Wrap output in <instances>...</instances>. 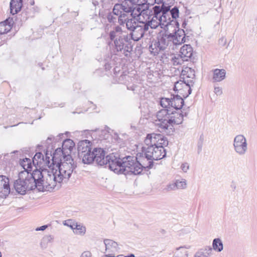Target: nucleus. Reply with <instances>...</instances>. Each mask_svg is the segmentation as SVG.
I'll list each match as a JSON object with an SVG mask.
<instances>
[{"mask_svg": "<svg viewBox=\"0 0 257 257\" xmlns=\"http://www.w3.org/2000/svg\"><path fill=\"white\" fill-rule=\"evenodd\" d=\"M91 150V143L87 140L80 141L78 144V152L79 157L83 154L88 152Z\"/></svg>", "mask_w": 257, "mask_h": 257, "instance_id": "obj_21", "label": "nucleus"}, {"mask_svg": "<svg viewBox=\"0 0 257 257\" xmlns=\"http://www.w3.org/2000/svg\"><path fill=\"white\" fill-rule=\"evenodd\" d=\"M118 21L121 27H126L131 31L138 26L137 19L134 18L133 15L129 16L126 14H123L118 17Z\"/></svg>", "mask_w": 257, "mask_h": 257, "instance_id": "obj_16", "label": "nucleus"}, {"mask_svg": "<svg viewBox=\"0 0 257 257\" xmlns=\"http://www.w3.org/2000/svg\"><path fill=\"white\" fill-rule=\"evenodd\" d=\"M73 232L77 235H84L86 232L85 226H68Z\"/></svg>", "mask_w": 257, "mask_h": 257, "instance_id": "obj_34", "label": "nucleus"}, {"mask_svg": "<svg viewBox=\"0 0 257 257\" xmlns=\"http://www.w3.org/2000/svg\"><path fill=\"white\" fill-rule=\"evenodd\" d=\"M171 42L168 33H160L156 40L152 42L149 49L151 53L154 55H157L160 51L167 49L171 50Z\"/></svg>", "mask_w": 257, "mask_h": 257, "instance_id": "obj_8", "label": "nucleus"}, {"mask_svg": "<svg viewBox=\"0 0 257 257\" xmlns=\"http://www.w3.org/2000/svg\"><path fill=\"white\" fill-rule=\"evenodd\" d=\"M22 7V0H12L10 3V11L12 15L20 12Z\"/></svg>", "mask_w": 257, "mask_h": 257, "instance_id": "obj_26", "label": "nucleus"}, {"mask_svg": "<svg viewBox=\"0 0 257 257\" xmlns=\"http://www.w3.org/2000/svg\"><path fill=\"white\" fill-rule=\"evenodd\" d=\"M10 193L9 179L5 176H0V197L6 198Z\"/></svg>", "mask_w": 257, "mask_h": 257, "instance_id": "obj_19", "label": "nucleus"}, {"mask_svg": "<svg viewBox=\"0 0 257 257\" xmlns=\"http://www.w3.org/2000/svg\"><path fill=\"white\" fill-rule=\"evenodd\" d=\"M168 142L164 137L161 134H148L144 140V146L149 148L151 146L156 147V146L166 145Z\"/></svg>", "mask_w": 257, "mask_h": 257, "instance_id": "obj_11", "label": "nucleus"}, {"mask_svg": "<svg viewBox=\"0 0 257 257\" xmlns=\"http://www.w3.org/2000/svg\"><path fill=\"white\" fill-rule=\"evenodd\" d=\"M212 248L206 246L196 251L194 255V257H209L212 255Z\"/></svg>", "mask_w": 257, "mask_h": 257, "instance_id": "obj_27", "label": "nucleus"}, {"mask_svg": "<svg viewBox=\"0 0 257 257\" xmlns=\"http://www.w3.org/2000/svg\"><path fill=\"white\" fill-rule=\"evenodd\" d=\"M50 239H52L51 236H48L46 237L45 238H44L43 239V241H49L50 240Z\"/></svg>", "mask_w": 257, "mask_h": 257, "instance_id": "obj_46", "label": "nucleus"}, {"mask_svg": "<svg viewBox=\"0 0 257 257\" xmlns=\"http://www.w3.org/2000/svg\"><path fill=\"white\" fill-rule=\"evenodd\" d=\"M124 257H135V256L134 254H130V255L125 256Z\"/></svg>", "mask_w": 257, "mask_h": 257, "instance_id": "obj_48", "label": "nucleus"}, {"mask_svg": "<svg viewBox=\"0 0 257 257\" xmlns=\"http://www.w3.org/2000/svg\"><path fill=\"white\" fill-rule=\"evenodd\" d=\"M76 165L71 155H65L60 158V162L57 161L51 169V175L47 180L51 186L59 188L61 183L67 182L70 178Z\"/></svg>", "mask_w": 257, "mask_h": 257, "instance_id": "obj_2", "label": "nucleus"}, {"mask_svg": "<svg viewBox=\"0 0 257 257\" xmlns=\"http://www.w3.org/2000/svg\"><path fill=\"white\" fill-rule=\"evenodd\" d=\"M162 234H164V233H165V230H164V229H162Z\"/></svg>", "mask_w": 257, "mask_h": 257, "instance_id": "obj_50", "label": "nucleus"}, {"mask_svg": "<svg viewBox=\"0 0 257 257\" xmlns=\"http://www.w3.org/2000/svg\"><path fill=\"white\" fill-rule=\"evenodd\" d=\"M171 98H162L160 101V104L161 106L165 108H171Z\"/></svg>", "mask_w": 257, "mask_h": 257, "instance_id": "obj_37", "label": "nucleus"}, {"mask_svg": "<svg viewBox=\"0 0 257 257\" xmlns=\"http://www.w3.org/2000/svg\"><path fill=\"white\" fill-rule=\"evenodd\" d=\"M214 92L217 95H220L222 93V90L221 87L219 86H214Z\"/></svg>", "mask_w": 257, "mask_h": 257, "instance_id": "obj_43", "label": "nucleus"}, {"mask_svg": "<svg viewBox=\"0 0 257 257\" xmlns=\"http://www.w3.org/2000/svg\"><path fill=\"white\" fill-rule=\"evenodd\" d=\"M51 154H49L47 151L45 153V155L41 153H37L33 158V164L35 167H39L40 169H47L48 167L49 169H52L53 166H55V163L58 158H54V153L52 159Z\"/></svg>", "mask_w": 257, "mask_h": 257, "instance_id": "obj_9", "label": "nucleus"}, {"mask_svg": "<svg viewBox=\"0 0 257 257\" xmlns=\"http://www.w3.org/2000/svg\"><path fill=\"white\" fill-rule=\"evenodd\" d=\"M171 61L174 66H177L183 64V63L185 61H187V60H185V59L179 54L173 56L171 58Z\"/></svg>", "mask_w": 257, "mask_h": 257, "instance_id": "obj_32", "label": "nucleus"}, {"mask_svg": "<svg viewBox=\"0 0 257 257\" xmlns=\"http://www.w3.org/2000/svg\"><path fill=\"white\" fill-rule=\"evenodd\" d=\"M94 161L100 166L106 164V156L104 151L101 148H95L94 149Z\"/></svg>", "mask_w": 257, "mask_h": 257, "instance_id": "obj_20", "label": "nucleus"}, {"mask_svg": "<svg viewBox=\"0 0 257 257\" xmlns=\"http://www.w3.org/2000/svg\"><path fill=\"white\" fill-rule=\"evenodd\" d=\"M13 24V19H8L4 22L0 23V35L9 32L12 29Z\"/></svg>", "mask_w": 257, "mask_h": 257, "instance_id": "obj_23", "label": "nucleus"}, {"mask_svg": "<svg viewBox=\"0 0 257 257\" xmlns=\"http://www.w3.org/2000/svg\"><path fill=\"white\" fill-rule=\"evenodd\" d=\"M192 85L191 80H180L175 83L174 90L186 98L191 93V86Z\"/></svg>", "mask_w": 257, "mask_h": 257, "instance_id": "obj_12", "label": "nucleus"}, {"mask_svg": "<svg viewBox=\"0 0 257 257\" xmlns=\"http://www.w3.org/2000/svg\"><path fill=\"white\" fill-rule=\"evenodd\" d=\"M103 242L105 248L104 253L106 254L102 257H115L119 250L117 243L109 239H104Z\"/></svg>", "mask_w": 257, "mask_h": 257, "instance_id": "obj_18", "label": "nucleus"}, {"mask_svg": "<svg viewBox=\"0 0 257 257\" xmlns=\"http://www.w3.org/2000/svg\"><path fill=\"white\" fill-rule=\"evenodd\" d=\"M48 226H41L40 227H37L35 229L36 231H43L46 229Z\"/></svg>", "mask_w": 257, "mask_h": 257, "instance_id": "obj_45", "label": "nucleus"}, {"mask_svg": "<svg viewBox=\"0 0 257 257\" xmlns=\"http://www.w3.org/2000/svg\"><path fill=\"white\" fill-rule=\"evenodd\" d=\"M14 187L18 193L22 195L25 194L27 191L35 189L31 173L27 171H21L18 179L14 183Z\"/></svg>", "mask_w": 257, "mask_h": 257, "instance_id": "obj_7", "label": "nucleus"}, {"mask_svg": "<svg viewBox=\"0 0 257 257\" xmlns=\"http://www.w3.org/2000/svg\"><path fill=\"white\" fill-rule=\"evenodd\" d=\"M122 12L121 7L120 4H117L114 5L112 12L115 15L119 16V17L121 15H123L124 14H122Z\"/></svg>", "mask_w": 257, "mask_h": 257, "instance_id": "obj_38", "label": "nucleus"}, {"mask_svg": "<svg viewBox=\"0 0 257 257\" xmlns=\"http://www.w3.org/2000/svg\"><path fill=\"white\" fill-rule=\"evenodd\" d=\"M171 42V50L176 49L178 46L185 42V34L182 29H178L174 34H168Z\"/></svg>", "mask_w": 257, "mask_h": 257, "instance_id": "obj_15", "label": "nucleus"}, {"mask_svg": "<svg viewBox=\"0 0 257 257\" xmlns=\"http://www.w3.org/2000/svg\"><path fill=\"white\" fill-rule=\"evenodd\" d=\"M137 2L139 5H143L146 2V0H137Z\"/></svg>", "mask_w": 257, "mask_h": 257, "instance_id": "obj_47", "label": "nucleus"}, {"mask_svg": "<svg viewBox=\"0 0 257 257\" xmlns=\"http://www.w3.org/2000/svg\"><path fill=\"white\" fill-rule=\"evenodd\" d=\"M213 249L217 251L220 252L223 250V246L222 241L220 238H215L212 242Z\"/></svg>", "mask_w": 257, "mask_h": 257, "instance_id": "obj_33", "label": "nucleus"}, {"mask_svg": "<svg viewBox=\"0 0 257 257\" xmlns=\"http://www.w3.org/2000/svg\"><path fill=\"white\" fill-rule=\"evenodd\" d=\"M80 257H92V253L88 250L83 251Z\"/></svg>", "mask_w": 257, "mask_h": 257, "instance_id": "obj_44", "label": "nucleus"}, {"mask_svg": "<svg viewBox=\"0 0 257 257\" xmlns=\"http://www.w3.org/2000/svg\"><path fill=\"white\" fill-rule=\"evenodd\" d=\"M187 247L185 246H180L178 248H177V251L176 252L178 254H180L182 257H184L183 252H186L187 255V257L188 256V251L187 250Z\"/></svg>", "mask_w": 257, "mask_h": 257, "instance_id": "obj_39", "label": "nucleus"}, {"mask_svg": "<svg viewBox=\"0 0 257 257\" xmlns=\"http://www.w3.org/2000/svg\"><path fill=\"white\" fill-rule=\"evenodd\" d=\"M21 167L24 169L23 171H27L31 173L32 169V165L31 160L29 158H25L20 162Z\"/></svg>", "mask_w": 257, "mask_h": 257, "instance_id": "obj_31", "label": "nucleus"}, {"mask_svg": "<svg viewBox=\"0 0 257 257\" xmlns=\"http://www.w3.org/2000/svg\"><path fill=\"white\" fill-rule=\"evenodd\" d=\"M171 107L177 110L182 108L184 104L183 99L178 95L171 97Z\"/></svg>", "mask_w": 257, "mask_h": 257, "instance_id": "obj_25", "label": "nucleus"}, {"mask_svg": "<svg viewBox=\"0 0 257 257\" xmlns=\"http://www.w3.org/2000/svg\"><path fill=\"white\" fill-rule=\"evenodd\" d=\"M176 187L177 188V190H184L186 189L187 187V181L184 179H181L179 180H176Z\"/></svg>", "mask_w": 257, "mask_h": 257, "instance_id": "obj_36", "label": "nucleus"}, {"mask_svg": "<svg viewBox=\"0 0 257 257\" xmlns=\"http://www.w3.org/2000/svg\"><path fill=\"white\" fill-rule=\"evenodd\" d=\"M106 164L109 169L117 174L132 173L135 175L142 172V166L134 156H127L120 159L117 154L106 156Z\"/></svg>", "mask_w": 257, "mask_h": 257, "instance_id": "obj_3", "label": "nucleus"}, {"mask_svg": "<svg viewBox=\"0 0 257 257\" xmlns=\"http://www.w3.org/2000/svg\"><path fill=\"white\" fill-rule=\"evenodd\" d=\"M63 225H78V223L73 219H68L63 221Z\"/></svg>", "mask_w": 257, "mask_h": 257, "instance_id": "obj_41", "label": "nucleus"}, {"mask_svg": "<svg viewBox=\"0 0 257 257\" xmlns=\"http://www.w3.org/2000/svg\"><path fill=\"white\" fill-rule=\"evenodd\" d=\"M226 71L224 69H215L213 71L212 80L213 82H219L226 77Z\"/></svg>", "mask_w": 257, "mask_h": 257, "instance_id": "obj_22", "label": "nucleus"}, {"mask_svg": "<svg viewBox=\"0 0 257 257\" xmlns=\"http://www.w3.org/2000/svg\"><path fill=\"white\" fill-rule=\"evenodd\" d=\"M153 17V13H152V15L148 17V21L147 23V25H143V26L138 25L137 27H136L132 31L131 36L133 40L135 41H139L144 34V32L146 29H148V27H151L149 25V21L151 20V18ZM172 25H170L165 28H162L160 26H159L157 27V28L159 27H160L161 28L164 29L165 30L167 31L169 29L170 27H172ZM151 29L152 28L150 27ZM156 29V28H155Z\"/></svg>", "mask_w": 257, "mask_h": 257, "instance_id": "obj_14", "label": "nucleus"}, {"mask_svg": "<svg viewBox=\"0 0 257 257\" xmlns=\"http://www.w3.org/2000/svg\"><path fill=\"white\" fill-rule=\"evenodd\" d=\"M181 169L184 173H186L189 169V165L188 163H183L181 165Z\"/></svg>", "mask_w": 257, "mask_h": 257, "instance_id": "obj_42", "label": "nucleus"}, {"mask_svg": "<svg viewBox=\"0 0 257 257\" xmlns=\"http://www.w3.org/2000/svg\"><path fill=\"white\" fill-rule=\"evenodd\" d=\"M195 77V72L193 69L190 67H185L181 71V77L185 80V78L193 79Z\"/></svg>", "mask_w": 257, "mask_h": 257, "instance_id": "obj_30", "label": "nucleus"}, {"mask_svg": "<svg viewBox=\"0 0 257 257\" xmlns=\"http://www.w3.org/2000/svg\"><path fill=\"white\" fill-rule=\"evenodd\" d=\"M156 117L155 124L162 132H172L174 125L180 124L183 121V115L180 111H171L168 108L159 110L157 113Z\"/></svg>", "mask_w": 257, "mask_h": 257, "instance_id": "obj_4", "label": "nucleus"}, {"mask_svg": "<svg viewBox=\"0 0 257 257\" xmlns=\"http://www.w3.org/2000/svg\"><path fill=\"white\" fill-rule=\"evenodd\" d=\"M161 3L153 7L151 10L153 17L149 25L152 28L160 26L165 28L176 24L174 20L179 17V10L175 7L170 10L174 0H160Z\"/></svg>", "mask_w": 257, "mask_h": 257, "instance_id": "obj_1", "label": "nucleus"}, {"mask_svg": "<svg viewBox=\"0 0 257 257\" xmlns=\"http://www.w3.org/2000/svg\"><path fill=\"white\" fill-rule=\"evenodd\" d=\"M123 12L131 13L130 15L139 16L141 14V5L137 3L136 0H124L120 4Z\"/></svg>", "mask_w": 257, "mask_h": 257, "instance_id": "obj_13", "label": "nucleus"}, {"mask_svg": "<svg viewBox=\"0 0 257 257\" xmlns=\"http://www.w3.org/2000/svg\"><path fill=\"white\" fill-rule=\"evenodd\" d=\"M36 169L31 176L34 180V186L39 191H49L54 189V186H51L50 182L48 181V176L51 175V169H40L39 167H35Z\"/></svg>", "mask_w": 257, "mask_h": 257, "instance_id": "obj_6", "label": "nucleus"}, {"mask_svg": "<svg viewBox=\"0 0 257 257\" xmlns=\"http://www.w3.org/2000/svg\"><path fill=\"white\" fill-rule=\"evenodd\" d=\"M193 49L190 45H184L180 49L179 54L188 61L192 56Z\"/></svg>", "mask_w": 257, "mask_h": 257, "instance_id": "obj_24", "label": "nucleus"}, {"mask_svg": "<svg viewBox=\"0 0 257 257\" xmlns=\"http://www.w3.org/2000/svg\"><path fill=\"white\" fill-rule=\"evenodd\" d=\"M84 164H90L94 161V150L85 153L79 156Z\"/></svg>", "mask_w": 257, "mask_h": 257, "instance_id": "obj_29", "label": "nucleus"}, {"mask_svg": "<svg viewBox=\"0 0 257 257\" xmlns=\"http://www.w3.org/2000/svg\"><path fill=\"white\" fill-rule=\"evenodd\" d=\"M122 28L116 27L114 31H111L109 34L110 39L111 40H114L116 38H119L122 36L120 35Z\"/></svg>", "mask_w": 257, "mask_h": 257, "instance_id": "obj_35", "label": "nucleus"}, {"mask_svg": "<svg viewBox=\"0 0 257 257\" xmlns=\"http://www.w3.org/2000/svg\"><path fill=\"white\" fill-rule=\"evenodd\" d=\"M125 42L126 40L122 37H119L118 39L116 38L114 40V46L117 51H121L123 49H126V51L128 52L129 48L127 46H125L124 42Z\"/></svg>", "mask_w": 257, "mask_h": 257, "instance_id": "obj_28", "label": "nucleus"}, {"mask_svg": "<svg viewBox=\"0 0 257 257\" xmlns=\"http://www.w3.org/2000/svg\"><path fill=\"white\" fill-rule=\"evenodd\" d=\"M164 145L151 146L149 148L142 147V152L137 154L135 157L137 161L142 166V171L143 168H147L151 165L153 160L162 159L166 156Z\"/></svg>", "mask_w": 257, "mask_h": 257, "instance_id": "obj_5", "label": "nucleus"}, {"mask_svg": "<svg viewBox=\"0 0 257 257\" xmlns=\"http://www.w3.org/2000/svg\"><path fill=\"white\" fill-rule=\"evenodd\" d=\"M234 152L239 156H244L247 152L248 144L246 138L241 134L235 136L233 141Z\"/></svg>", "mask_w": 257, "mask_h": 257, "instance_id": "obj_10", "label": "nucleus"}, {"mask_svg": "<svg viewBox=\"0 0 257 257\" xmlns=\"http://www.w3.org/2000/svg\"><path fill=\"white\" fill-rule=\"evenodd\" d=\"M75 146V144L72 140L66 139L62 144V149L58 148L54 152V158L62 157L65 155H70V154Z\"/></svg>", "mask_w": 257, "mask_h": 257, "instance_id": "obj_17", "label": "nucleus"}, {"mask_svg": "<svg viewBox=\"0 0 257 257\" xmlns=\"http://www.w3.org/2000/svg\"><path fill=\"white\" fill-rule=\"evenodd\" d=\"M176 182L169 183L167 185L166 189L168 191H173V190H177V188L176 187Z\"/></svg>", "mask_w": 257, "mask_h": 257, "instance_id": "obj_40", "label": "nucleus"}, {"mask_svg": "<svg viewBox=\"0 0 257 257\" xmlns=\"http://www.w3.org/2000/svg\"><path fill=\"white\" fill-rule=\"evenodd\" d=\"M124 76H125V75H121V76H120V78H119V79H120L121 78H123V77H124Z\"/></svg>", "mask_w": 257, "mask_h": 257, "instance_id": "obj_51", "label": "nucleus"}, {"mask_svg": "<svg viewBox=\"0 0 257 257\" xmlns=\"http://www.w3.org/2000/svg\"><path fill=\"white\" fill-rule=\"evenodd\" d=\"M30 4H31V5H32H32H33L34 4V0H32V1H31V3H30Z\"/></svg>", "mask_w": 257, "mask_h": 257, "instance_id": "obj_49", "label": "nucleus"}]
</instances>
